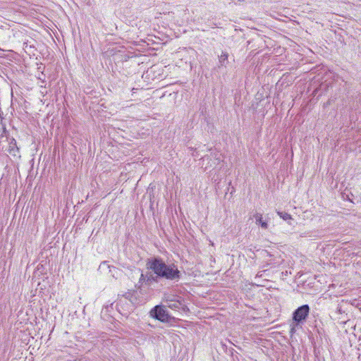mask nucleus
I'll list each match as a JSON object with an SVG mask.
<instances>
[{
    "label": "nucleus",
    "instance_id": "2",
    "mask_svg": "<svg viewBox=\"0 0 361 361\" xmlns=\"http://www.w3.org/2000/svg\"><path fill=\"white\" fill-rule=\"evenodd\" d=\"M150 316L162 322H168L170 316L166 307L162 305H156L150 311Z\"/></svg>",
    "mask_w": 361,
    "mask_h": 361
},
{
    "label": "nucleus",
    "instance_id": "4",
    "mask_svg": "<svg viewBox=\"0 0 361 361\" xmlns=\"http://www.w3.org/2000/svg\"><path fill=\"white\" fill-rule=\"evenodd\" d=\"M171 302H169L167 305L170 309L180 312L183 310L185 308V304L181 297L176 298L174 300H170Z\"/></svg>",
    "mask_w": 361,
    "mask_h": 361
},
{
    "label": "nucleus",
    "instance_id": "11",
    "mask_svg": "<svg viewBox=\"0 0 361 361\" xmlns=\"http://www.w3.org/2000/svg\"><path fill=\"white\" fill-rule=\"evenodd\" d=\"M281 260H277V261H272L270 260L267 262V264L270 266L271 267H279L281 264Z\"/></svg>",
    "mask_w": 361,
    "mask_h": 361
},
{
    "label": "nucleus",
    "instance_id": "7",
    "mask_svg": "<svg viewBox=\"0 0 361 361\" xmlns=\"http://www.w3.org/2000/svg\"><path fill=\"white\" fill-rule=\"evenodd\" d=\"M228 55L226 52H222L221 54L219 56V62L221 66H226L228 62Z\"/></svg>",
    "mask_w": 361,
    "mask_h": 361
},
{
    "label": "nucleus",
    "instance_id": "9",
    "mask_svg": "<svg viewBox=\"0 0 361 361\" xmlns=\"http://www.w3.org/2000/svg\"><path fill=\"white\" fill-rule=\"evenodd\" d=\"M177 298H180V296L170 295V294H165L164 300L167 303V305H168L169 302H171L170 300H174Z\"/></svg>",
    "mask_w": 361,
    "mask_h": 361
},
{
    "label": "nucleus",
    "instance_id": "1",
    "mask_svg": "<svg viewBox=\"0 0 361 361\" xmlns=\"http://www.w3.org/2000/svg\"><path fill=\"white\" fill-rule=\"evenodd\" d=\"M147 268L152 270L159 278H164L170 281H178L180 278V272L176 265L173 264H166L160 258L148 259Z\"/></svg>",
    "mask_w": 361,
    "mask_h": 361
},
{
    "label": "nucleus",
    "instance_id": "10",
    "mask_svg": "<svg viewBox=\"0 0 361 361\" xmlns=\"http://www.w3.org/2000/svg\"><path fill=\"white\" fill-rule=\"evenodd\" d=\"M277 214L281 218L283 219V220L285 221H287V220H289L291 219V216L286 213V212H277Z\"/></svg>",
    "mask_w": 361,
    "mask_h": 361
},
{
    "label": "nucleus",
    "instance_id": "6",
    "mask_svg": "<svg viewBox=\"0 0 361 361\" xmlns=\"http://www.w3.org/2000/svg\"><path fill=\"white\" fill-rule=\"evenodd\" d=\"M8 151L9 153L13 156H17L18 153V148L16 146V142L14 139H12V140L9 143Z\"/></svg>",
    "mask_w": 361,
    "mask_h": 361
},
{
    "label": "nucleus",
    "instance_id": "12",
    "mask_svg": "<svg viewBox=\"0 0 361 361\" xmlns=\"http://www.w3.org/2000/svg\"><path fill=\"white\" fill-rule=\"evenodd\" d=\"M142 282L146 283V274H144L143 273L141 274L140 279H139L140 283H142Z\"/></svg>",
    "mask_w": 361,
    "mask_h": 361
},
{
    "label": "nucleus",
    "instance_id": "8",
    "mask_svg": "<svg viewBox=\"0 0 361 361\" xmlns=\"http://www.w3.org/2000/svg\"><path fill=\"white\" fill-rule=\"evenodd\" d=\"M159 276L154 274V273L153 274H146V283H148V284H150L152 282H157V279H158Z\"/></svg>",
    "mask_w": 361,
    "mask_h": 361
},
{
    "label": "nucleus",
    "instance_id": "3",
    "mask_svg": "<svg viewBox=\"0 0 361 361\" xmlns=\"http://www.w3.org/2000/svg\"><path fill=\"white\" fill-rule=\"evenodd\" d=\"M310 310L308 305H303L298 307L293 313V320L297 324L305 321L310 313Z\"/></svg>",
    "mask_w": 361,
    "mask_h": 361
},
{
    "label": "nucleus",
    "instance_id": "5",
    "mask_svg": "<svg viewBox=\"0 0 361 361\" xmlns=\"http://www.w3.org/2000/svg\"><path fill=\"white\" fill-rule=\"evenodd\" d=\"M255 219L256 224L260 226L262 228L267 229L268 228V224L266 221L263 220L262 214L257 213L253 216Z\"/></svg>",
    "mask_w": 361,
    "mask_h": 361
},
{
    "label": "nucleus",
    "instance_id": "13",
    "mask_svg": "<svg viewBox=\"0 0 361 361\" xmlns=\"http://www.w3.org/2000/svg\"><path fill=\"white\" fill-rule=\"evenodd\" d=\"M102 265H103V266L106 265V262H104L103 263H102Z\"/></svg>",
    "mask_w": 361,
    "mask_h": 361
}]
</instances>
